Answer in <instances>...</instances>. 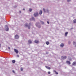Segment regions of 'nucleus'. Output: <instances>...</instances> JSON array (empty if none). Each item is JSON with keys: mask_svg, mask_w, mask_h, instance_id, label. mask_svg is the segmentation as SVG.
Instances as JSON below:
<instances>
[{"mask_svg": "<svg viewBox=\"0 0 76 76\" xmlns=\"http://www.w3.org/2000/svg\"><path fill=\"white\" fill-rule=\"evenodd\" d=\"M34 17H37V16H38V12H36L34 13Z\"/></svg>", "mask_w": 76, "mask_h": 76, "instance_id": "f257e3e1", "label": "nucleus"}, {"mask_svg": "<svg viewBox=\"0 0 76 76\" xmlns=\"http://www.w3.org/2000/svg\"><path fill=\"white\" fill-rule=\"evenodd\" d=\"M30 25H31V23H29V25H28V24H26L25 26H28V29H30Z\"/></svg>", "mask_w": 76, "mask_h": 76, "instance_id": "f03ea898", "label": "nucleus"}, {"mask_svg": "<svg viewBox=\"0 0 76 76\" xmlns=\"http://www.w3.org/2000/svg\"><path fill=\"white\" fill-rule=\"evenodd\" d=\"M61 58L63 60H65V59H66L67 58V56H62L61 57Z\"/></svg>", "mask_w": 76, "mask_h": 76, "instance_id": "7ed1b4c3", "label": "nucleus"}, {"mask_svg": "<svg viewBox=\"0 0 76 76\" xmlns=\"http://www.w3.org/2000/svg\"><path fill=\"white\" fill-rule=\"evenodd\" d=\"M15 39H18V38H19V37L18 35L16 34L15 36Z\"/></svg>", "mask_w": 76, "mask_h": 76, "instance_id": "20e7f679", "label": "nucleus"}, {"mask_svg": "<svg viewBox=\"0 0 76 76\" xmlns=\"http://www.w3.org/2000/svg\"><path fill=\"white\" fill-rule=\"evenodd\" d=\"M14 50L15 52L17 54H18V53H19V51H18V50H16V49H14Z\"/></svg>", "mask_w": 76, "mask_h": 76, "instance_id": "39448f33", "label": "nucleus"}, {"mask_svg": "<svg viewBox=\"0 0 76 76\" xmlns=\"http://www.w3.org/2000/svg\"><path fill=\"white\" fill-rule=\"evenodd\" d=\"M6 26H7V28L6 29V31H9V27H8L7 25H6Z\"/></svg>", "mask_w": 76, "mask_h": 76, "instance_id": "423d86ee", "label": "nucleus"}, {"mask_svg": "<svg viewBox=\"0 0 76 76\" xmlns=\"http://www.w3.org/2000/svg\"><path fill=\"white\" fill-rule=\"evenodd\" d=\"M34 42H35V43H36V44H38V43H39V41L37 40H35L34 41Z\"/></svg>", "mask_w": 76, "mask_h": 76, "instance_id": "0eeeda50", "label": "nucleus"}, {"mask_svg": "<svg viewBox=\"0 0 76 76\" xmlns=\"http://www.w3.org/2000/svg\"><path fill=\"white\" fill-rule=\"evenodd\" d=\"M45 67L46 69H48L49 70H50L51 69V68L50 67H49L47 66H45Z\"/></svg>", "mask_w": 76, "mask_h": 76, "instance_id": "6e6552de", "label": "nucleus"}, {"mask_svg": "<svg viewBox=\"0 0 76 76\" xmlns=\"http://www.w3.org/2000/svg\"><path fill=\"white\" fill-rule=\"evenodd\" d=\"M30 20H35V18L34 17H32L30 19Z\"/></svg>", "mask_w": 76, "mask_h": 76, "instance_id": "1a4fd4ad", "label": "nucleus"}, {"mask_svg": "<svg viewBox=\"0 0 76 76\" xmlns=\"http://www.w3.org/2000/svg\"><path fill=\"white\" fill-rule=\"evenodd\" d=\"M72 65H73V66L76 65V61L74 62L72 64Z\"/></svg>", "mask_w": 76, "mask_h": 76, "instance_id": "9d476101", "label": "nucleus"}, {"mask_svg": "<svg viewBox=\"0 0 76 76\" xmlns=\"http://www.w3.org/2000/svg\"><path fill=\"white\" fill-rule=\"evenodd\" d=\"M60 46L61 47H63L64 46V44H63V43H61L60 45Z\"/></svg>", "mask_w": 76, "mask_h": 76, "instance_id": "9b49d317", "label": "nucleus"}, {"mask_svg": "<svg viewBox=\"0 0 76 76\" xmlns=\"http://www.w3.org/2000/svg\"><path fill=\"white\" fill-rule=\"evenodd\" d=\"M45 43H46V45H49V44H50V43L48 41L46 42H45Z\"/></svg>", "mask_w": 76, "mask_h": 76, "instance_id": "f8f14e48", "label": "nucleus"}, {"mask_svg": "<svg viewBox=\"0 0 76 76\" xmlns=\"http://www.w3.org/2000/svg\"><path fill=\"white\" fill-rule=\"evenodd\" d=\"M66 63H67V64H69V65L70 64H71L70 62V61H66Z\"/></svg>", "mask_w": 76, "mask_h": 76, "instance_id": "ddd939ff", "label": "nucleus"}, {"mask_svg": "<svg viewBox=\"0 0 76 76\" xmlns=\"http://www.w3.org/2000/svg\"><path fill=\"white\" fill-rule=\"evenodd\" d=\"M28 42L29 43V44H31L32 43V41L30 40H29L28 41Z\"/></svg>", "mask_w": 76, "mask_h": 76, "instance_id": "4468645a", "label": "nucleus"}, {"mask_svg": "<svg viewBox=\"0 0 76 76\" xmlns=\"http://www.w3.org/2000/svg\"><path fill=\"white\" fill-rule=\"evenodd\" d=\"M73 23H76V19H74L73 21Z\"/></svg>", "mask_w": 76, "mask_h": 76, "instance_id": "2eb2a0df", "label": "nucleus"}, {"mask_svg": "<svg viewBox=\"0 0 76 76\" xmlns=\"http://www.w3.org/2000/svg\"><path fill=\"white\" fill-rule=\"evenodd\" d=\"M42 10L40 11L39 14H40V15H42Z\"/></svg>", "mask_w": 76, "mask_h": 76, "instance_id": "dca6fc26", "label": "nucleus"}, {"mask_svg": "<svg viewBox=\"0 0 76 76\" xmlns=\"http://www.w3.org/2000/svg\"><path fill=\"white\" fill-rule=\"evenodd\" d=\"M53 72H55L56 75H58V72H57L56 71L54 70L53 71Z\"/></svg>", "mask_w": 76, "mask_h": 76, "instance_id": "f3484780", "label": "nucleus"}, {"mask_svg": "<svg viewBox=\"0 0 76 76\" xmlns=\"http://www.w3.org/2000/svg\"><path fill=\"white\" fill-rule=\"evenodd\" d=\"M67 34H68V32H66L65 33V37H66L67 36Z\"/></svg>", "mask_w": 76, "mask_h": 76, "instance_id": "a211bd4d", "label": "nucleus"}, {"mask_svg": "<svg viewBox=\"0 0 76 76\" xmlns=\"http://www.w3.org/2000/svg\"><path fill=\"white\" fill-rule=\"evenodd\" d=\"M32 9H29V12H32Z\"/></svg>", "mask_w": 76, "mask_h": 76, "instance_id": "6ab92c4d", "label": "nucleus"}, {"mask_svg": "<svg viewBox=\"0 0 76 76\" xmlns=\"http://www.w3.org/2000/svg\"><path fill=\"white\" fill-rule=\"evenodd\" d=\"M12 62L13 63H15V60H13L12 61Z\"/></svg>", "mask_w": 76, "mask_h": 76, "instance_id": "aec40b11", "label": "nucleus"}, {"mask_svg": "<svg viewBox=\"0 0 76 76\" xmlns=\"http://www.w3.org/2000/svg\"><path fill=\"white\" fill-rule=\"evenodd\" d=\"M43 10L45 13V9L44 8L43 9Z\"/></svg>", "mask_w": 76, "mask_h": 76, "instance_id": "412c9836", "label": "nucleus"}, {"mask_svg": "<svg viewBox=\"0 0 76 76\" xmlns=\"http://www.w3.org/2000/svg\"><path fill=\"white\" fill-rule=\"evenodd\" d=\"M41 23L42 24H44V22H43V21H41Z\"/></svg>", "mask_w": 76, "mask_h": 76, "instance_id": "4be33fe9", "label": "nucleus"}, {"mask_svg": "<svg viewBox=\"0 0 76 76\" xmlns=\"http://www.w3.org/2000/svg\"><path fill=\"white\" fill-rule=\"evenodd\" d=\"M20 70H21V71H23V68H21Z\"/></svg>", "mask_w": 76, "mask_h": 76, "instance_id": "5701e85b", "label": "nucleus"}, {"mask_svg": "<svg viewBox=\"0 0 76 76\" xmlns=\"http://www.w3.org/2000/svg\"><path fill=\"white\" fill-rule=\"evenodd\" d=\"M48 74H50V73H51V72H48Z\"/></svg>", "mask_w": 76, "mask_h": 76, "instance_id": "b1692460", "label": "nucleus"}, {"mask_svg": "<svg viewBox=\"0 0 76 76\" xmlns=\"http://www.w3.org/2000/svg\"><path fill=\"white\" fill-rule=\"evenodd\" d=\"M71 0H67V2H69V1H70Z\"/></svg>", "mask_w": 76, "mask_h": 76, "instance_id": "393cba45", "label": "nucleus"}, {"mask_svg": "<svg viewBox=\"0 0 76 76\" xmlns=\"http://www.w3.org/2000/svg\"><path fill=\"white\" fill-rule=\"evenodd\" d=\"M38 27L39 28H41V26H38Z\"/></svg>", "mask_w": 76, "mask_h": 76, "instance_id": "a878e982", "label": "nucleus"}, {"mask_svg": "<svg viewBox=\"0 0 76 76\" xmlns=\"http://www.w3.org/2000/svg\"><path fill=\"white\" fill-rule=\"evenodd\" d=\"M70 43H71L70 41L69 42H68L69 44H70Z\"/></svg>", "mask_w": 76, "mask_h": 76, "instance_id": "bb28decb", "label": "nucleus"}, {"mask_svg": "<svg viewBox=\"0 0 76 76\" xmlns=\"http://www.w3.org/2000/svg\"><path fill=\"white\" fill-rule=\"evenodd\" d=\"M47 23H48V24H49L50 23H49V22L48 21H47Z\"/></svg>", "mask_w": 76, "mask_h": 76, "instance_id": "cd10ccee", "label": "nucleus"}, {"mask_svg": "<svg viewBox=\"0 0 76 76\" xmlns=\"http://www.w3.org/2000/svg\"><path fill=\"white\" fill-rule=\"evenodd\" d=\"M12 72H13V73H15V71H14V70H13Z\"/></svg>", "mask_w": 76, "mask_h": 76, "instance_id": "c85d7f7f", "label": "nucleus"}, {"mask_svg": "<svg viewBox=\"0 0 76 76\" xmlns=\"http://www.w3.org/2000/svg\"><path fill=\"white\" fill-rule=\"evenodd\" d=\"M47 12H49V11H48V10H47Z\"/></svg>", "mask_w": 76, "mask_h": 76, "instance_id": "c756f323", "label": "nucleus"}, {"mask_svg": "<svg viewBox=\"0 0 76 76\" xmlns=\"http://www.w3.org/2000/svg\"><path fill=\"white\" fill-rule=\"evenodd\" d=\"M19 12L20 13H21V11H19Z\"/></svg>", "mask_w": 76, "mask_h": 76, "instance_id": "7c9ffc66", "label": "nucleus"}, {"mask_svg": "<svg viewBox=\"0 0 76 76\" xmlns=\"http://www.w3.org/2000/svg\"><path fill=\"white\" fill-rule=\"evenodd\" d=\"M8 49L9 50H10V47H8Z\"/></svg>", "mask_w": 76, "mask_h": 76, "instance_id": "2f4dec72", "label": "nucleus"}, {"mask_svg": "<svg viewBox=\"0 0 76 76\" xmlns=\"http://www.w3.org/2000/svg\"><path fill=\"white\" fill-rule=\"evenodd\" d=\"M36 26H37L38 25V24H37V23H36Z\"/></svg>", "mask_w": 76, "mask_h": 76, "instance_id": "473e14b6", "label": "nucleus"}, {"mask_svg": "<svg viewBox=\"0 0 76 76\" xmlns=\"http://www.w3.org/2000/svg\"><path fill=\"white\" fill-rule=\"evenodd\" d=\"M1 47V44L0 43V48Z\"/></svg>", "mask_w": 76, "mask_h": 76, "instance_id": "72a5a7b5", "label": "nucleus"}, {"mask_svg": "<svg viewBox=\"0 0 76 76\" xmlns=\"http://www.w3.org/2000/svg\"><path fill=\"white\" fill-rule=\"evenodd\" d=\"M17 57H19V55H17Z\"/></svg>", "mask_w": 76, "mask_h": 76, "instance_id": "f704fd0d", "label": "nucleus"}, {"mask_svg": "<svg viewBox=\"0 0 76 76\" xmlns=\"http://www.w3.org/2000/svg\"><path fill=\"white\" fill-rule=\"evenodd\" d=\"M68 58H69V59H70V57L69 56V57H68Z\"/></svg>", "mask_w": 76, "mask_h": 76, "instance_id": "c9c22d12", "label": "nucleus"}, {"mask_svg": "<svg viewBox=\"0 0 76 76\" xmlns=\"http://www.w3.org/2000/svg\"><path fill=\"white\" fill-rule=\"evenodd\" d=\"M23 10H25V9H23Z\"/></svg>", "mask_w": 76, "mask_h": 76, "instance_id": "e433bc0d", "label": "nucleus"}, {"mask_svg": "<svg viewBox=\"0 0 76 76\" xmlns=\"http://www.w3.org/2000/svg\"><path fill=\"white\" fill-rule=\"evenodd\" d=\"M71 60H72V59H71Z\"/></svg>", "mask_w": 76, "mask_h": 76, "instance_id": "4c0bfd02", "label": "nucleus"}]
</instances>
